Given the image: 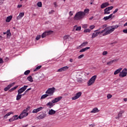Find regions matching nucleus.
<instances>
[{
    "label": "nucleus",
    "instance_id": "obj_1",
    "mask_svg": "<svg viewBox=\"0 0 127 127\" xmlns=\"http://www.w3.org/2000/svg\"><path fill=\"white\" fill-rule=\"evenodd\" d=\"M115 31L114 30V28L112 26H109L105 28L103 30L101 31V33H104L102 34V36H106V35H108L109 34H111L112 32Z\"/></svg>",
    "mask_w": 127,
    "mask_h": 127
},
{
    "label": "nucleus",
    "instance_id": "obj_2",
    "mask_svg": "<svg viewBox=\"0 0 127 127\" xmlns=\"http://www.w3.org/2000/svg\"><path fill=\"white\" fill-rule=\"evenodd\" d=\"M85 17V14L83 12V11H79L77 12L74 17V20H80V19H82Z\"/></svg>",
    "mask_w": 127,
    "mask_h": 127
},
{
    "label": "nucleus",
    "instance_id": "obj_3",
    "mask_svg": "<svg viewBox=\"0 0 127 127\" xmlns=\"http://www.w3.org/2000/svg\"><path fill=\"white\" fill-rule=\"evenodd\" d=\"M62 99V97L60 96L59 97L55 98L54 100H52L51 102H49L46 104V106L48 107V106H50V108H52L54 105L53 104H55L56 103H58V102H59Z\"/></svg>",
    "mask_w": 127,
    "mask_h": 127
},
{
    "label": "nucleus",
    "instance_id": "obj_4",
    "mask_svg": "<svg viewBox=\"0 0 127 127\" xmlns=\"http://www.w3.org/2000/svg\"><path fill=\"white\" fill-rule=\"evenodd\" d=\"M96 79H97V75L92 76V77L87 82V85L92 86V85H94L95 81H96Z\"/></svg>",
    "mask_w": 127,
    "mask_h": 127
},
{
    "label": "nucleus",
    "instance_id": "obj_5",
    "mask_svg": "<svg viewBox=\"0 0 127 127\" xmlns=\"http://www.w3.org/2000/svg\"><path fill=\"white\" fill-rule=\"evenodd\" d=\"M55 92V88L52 87L48 89V90L46 91V94H47L49 97H50V96H53Z\"/></svg>",
    "mask_w": 127,
    "mask_h": 127
},
{
    "label": "nucleus",
    "instance_id": "obj_6",
    "mask_svg": "<svg viewBox=\"0 0 127 127\" xmlns=\"http://www.w3.org/2000/svg\"><path fill=\"white\" fill-rule=\"evenodd\" d=\"M127 75V68H125L123 69V70L120 72L119 77L121 78H124V77H126Z\"/></svg>",
    "mask_w": 127,
    "mask_h": 127
},
{
    "label": "nucleus",
    "instance_id": "obj_7",
    "mask_svg": "<svg viewBox=\"0 0 127 127\" xmlns=\"http://www.w3.org/2000/svg\"><path fill=\"white\" fill-rule=\"evenodd\" d=\"M28 116V113L26 112V111H23L22 112L19 116V119L21 120L23 119V118H25V117H27Z\"/></svg>",
    "mask_w": 127,
    "mask_h": 127
},
{
    "label": "nucleus",
    "instance_id": "obj_8",
    "mask_svg": "<svg viewBox=\"0 0 127 127\" xmlns=\"http://www.w3.org/2000/svg\"><path fill=\"white\" fill-rule=\"evenodd\" d=\"M52 33H53V31H46L42 34L41 37L42 38H44L46 37L47 35H50V34H52Z\"/></svg>",
    "mask_w": 127,
    "mask_h": 127
},
{
    "label": "nucleus",
    "instance_id": "obj_9",
    "mask_svg": "<svg viewBox=\"0 0 127 127\" xmlns=\"http://www.w3.org/2000/svg\"><path fill=\"white\" fill-rule=\"evenodd\" d=\"M27 87H28V86L24 85L23 87L20 88L18 90V94H22V93H23L24 91L27 89Z\"/></svg>",
    "mask_w": 127,
    "mask_h": 127
},
{
    "label": "nucleus",
    "instance_id": "obj_10",
    "mask_svg": "<svg viewBox=\"0 0 127 127\" xmlns=\"http://www.w3.org/2000/svg\"><path fill=\"white\" fill-rule=\"evenodd\" d=\"M81 96H82V92H79L76 94L75 96L72 97L71 99L72 100H77V99H79Z\"/></svg>",
    "mask_w": 127,
    "mask_h": 127
},
{
    "label": "nucleus",
    "instance_id": "obj_11",
    "mask_svg": "<svg viewBox=\"0 0 127 127\" xmlns=\"http://www.w3.org/2000/svg\"><path fill=\"white\" fill-rule=\"evenodd\" d=\"M15 84V82H13L11 84H9V85H7V87L4 88V91H5V92L8 91V90H9V89H10L11 87H12V86H14Z\"/></svg>",
    "mask_w": 127,
    "mask_h": 127
},
{
    "label": "nucleus",
    "instance_id": "obj_12",
    "mask_svg": "<svg viewBox=\"0 0 127 127\" xmlns=\"http://www.w3.org/2000/svg\"><path fill=\"white\" fill-rule=\"evenodd\" d=\"M98 31H95L92 35V38H95V37H96V36H98L99 34H102L103 33L102 32V31L100 32H97Z\"/></svg>",
    "mask_w": 127,
    "mask_h": 127
},
{
    "label": "nucleus",
    "instance_id": "obj_13",
    "mask_svg": "<svg viewBox=\"0 0 127 127\" xmlns=\"http://www.w3.org/2000/svg\"><path fill=\"white\" fill-rule=\"evenodd\" d=\"M43 108L40 107L37 109H35L32 111L33 114H36L37 113H38V112H40V111L42 110Z\"/></svg>",
    "mask_w": 127,
    "mask_h": 127
},
{
    "label": "nucleus",
    "instance_id": "obj_14",
    "mask_svg": "<svg viewBox=\"0 0 127 127\" xmlns=\"http://www.w3.org/2000/svg\"><path fill=\"white\" fill-rule=\"evenodd\" d=\"M69 67L67 66H64L58 70V72H63L64 71H66V70H68Z\"/></svg>",
    "mask_w": 127,
    "mask_h": 127
},
{
    "label": "nucleus",
    "instance_id": "obj_15",
    "mask_svg": "<svg viewBox=\"0 0 127 127\" xmlns=\"http://www.w3.org/2000/svg\"><path fill=\"white\" fill-rule=\"evenodd\" d=\"M124 113H125V111L123 110L120 111L118 114V117H116V119L117 120H119V119H120V118H122V115H123V114H124Z\"/></svg>",
    "mask_w": 127,
    "mask_h": 127
},
{
    "label": "nucleus",
    "instance_id": "obj_16",
    "mask_svg": "<svg viewBox=\"0 0 127 127\" xmlns=\"http://www.w3.org/2000/svg\"><path fill=\"white\" fill-rule=\"evenodd\" d=\"M100 112V110L98 109V108L95 107L93 109V110L91 111L90 113L96 114V113H99Z\"/></svg>",
    "mask_w": 127,
    "mask_h": 127
},
{
    "label": "nucleus",
    "instance_id": "obj_17",
    "mask_svg": "<svg viewBox=\"0 0 127 127\" xmlns=\"http://www.w3.org/2000/svg\"><path fill=\"white\" fill-rule=\"evenodd\" d=\"M24 16V12H21L19 13V15L17 17V19L19 20L21 19L22 17Z\"/></svg>",
    "mask_w": 127,
    "mask_h": 127
},
{
    "label": "nucleus",
    "instance_id": "obj_18",
    "mask_svg": "<svg viewBox=\"0 0 127 127\" xmlns=\"http://www.w3.org/2000/svg\"><path fill=\"white\" fill-rule=\"evenodd\" d=\"M112 17H113V14H111L109 16L104 17L103 19L105 21H107V20L110 19V18H112Z\"/></svg>",
    "mask_w": 127,
    "mask_h": 127
},
{
    "label": "nucleus",
    "instance_id": "obj_19",
    "mask_svg": "<svg viewBox=\"0 0 127 127\" xmlns=\"http://www.w3.org/2000/svg\"><path fill=\"white\" fill-rule=\"evenodd\" d=\"M56 114V111L54 110L53 109L50 110L49 112V115L50 116H52L53 115H55Z\"/></svg>",
    "mask_w": 127,
    "mask_h": 127
},
{
    "label": "nucleus",
    "instance_id": "obj_20",
    "mask_svg": "<svg viewBox=\"0 0 127 127\" xmlns=\"http://www.w3.org/2000/svg\"><path fill=\"white\" fill-rule=\"evenodd\" d=\"M109 5V4L108 2L103 3L101 4V8H105V7H107V6H108V5Z\"/></svg>",
    "mask_w": 127,
    "mask_h": 127
},
{
    "label": "nucleus",
    "instance_id": "obj_21",
    "mask_svg": "<svg viewBox=\"0 0 127 127\" xmlns=\"http://www.w3.org/2000/svg\"><path fill=\"white\" fill-rule=\"evenodd\" d=\"M122 70H123L122 68H120L118 69L114 72V75H118L119 73H121V71H122Z\"/></svg>",
    "mask_w": 127,
    "mask_h": 127
},
{
    "label": "nucleus",
    "instance_id": "obj_22",
    "mask_svg": "<svg viewBox=\"0 0 127 127\" xmlns=\"http://www.w3.org/2000/svg\"><path fill=\"white\" fill-rule=\"evenodd\" d=\"M90 49V47H86L85 48L82 49L81 50H80L79 52H85V51H87V50Z\"/></svg>",
    "mask_w": 127,
    "mask_h": 127
},
{
    "label": "nucleus",
    "instance_id": "obj_23",
    "mask_svg": "<svg viewBox=\"0 0 127 127\" xmlns=\"http://www.w3.org/2000/svg\"><path fill=\"white\" fill-rule=\"evenodd\" d=\"M12 18V16H9L7 17L6 19V22H9L11 20Z\"/></svg>",
    "mask_w": 127,
    "mask_h": 127
},
{
    "label": "nucleus",
    "instance_id": "obj_24",
    "mask_svg": "<svg viewBox=\"0 0 127 127\" xmlns=\"http://www.w3.org/2000/svg\"><path fill=\"white\" fill-rule=\"evenodd\" d=\"M118 61V60H113L112 61H110V62L107 63V65H111V64H113L114 62H116Z\"/></svg>",
    "mask_w": 127,
    "mask_h": 127
},
{
    "label": "nucleus",
    "instance_id": "obj_25",
    "mask_svg": "<svg viewBox=\"0 0 127 127\" xmlns=\"http://www.w3.org/2000/svg\"><path fill=\"white\" fill-rule=\"evenodd\" d=\"M86 45H88V42H83L82 44H81L79 47H81V48H82V47H84L86 46Z\"/></svg>",
    "mask_w": 127,
    "mask_h": 127
},
{
    "label": "nucleus",
    "instance_id": "obj_26",
    "mask_svg": "<svg viewBox=\"0 0 127 127\" xmlns=\"http://www.w3.org/2000/svg\"><path fill=\"white\" fill-rule=\"evenodd\" d=\"M37 118L38 120H41L42 119H44V118H45V116L44 114H42L38 116Z\"/></svg>",
    "mask_w": 127,
    "mask_h": 127
},
{
    "label": "nucleus",
    "instance_id": "obj_27",
    "mask_svg": "<svg viewBox=\"0 0 127 127\" xmlns=\"http://www.w3.org/2000/svg\"><path fill=\"white\" fill-rule=\"evenodd\" d=\"M47 97H49V95L47 94V93H46V94H44L41 96V100H43L47 98Z\"/></svg>",
    "mask_w": 127,
    "mask_h": 127
},
{
    "label": "nucleus",
    "instance_id": "obj_28",
    "mask_svg": "<svg viewBox=\"0 0 127 127\" xmlns=\"http://www.w3.org/2000/svg\"><path fill=\"white\" fill-rule=\"evenodd\" d=\"M21 97H22V95L18 93L16 96V100L19 101V100H20V99H21Z\"/></svg>",
    "mask_w": 127,
    "mask_h": 127
},
{
    "label": "nucleus",
    "instance_id": "obj_29",
    "mask_svg": "<svg viewBox=\"0 0 127 127\" xmlns=\"http://www.w3.org/2000/svg\"><path fill=\"white\" fill-rule=\"evenodd\" d=\"M17 88H18V85H17V86L11 88L9 90V92H13V91H14V90H16V89H17Z\"/></svg>",
    "mask_w": 127,
    "mask_h": 127
},
{
    "label": "nucleus",
    "instance_id": "obj_30",
    "mask_svg": "<svg viewBox=\"0 0 127 127\" xmlns=\"http://www.w3.org/2000/svg\"><path fill=\"white\" fill-rule=\"evenodd\" d=\"M11 114H12V112H10L8 113H7L5 116H4V119H7V117L9 116H10V115H11Z\"/></svg>",
    "mask_w": 127,
    "mask_h": 127
},
{
    "label": "nucleus",
    "instance_id": "obj_31",
    "mask_svg": "<svg viewBox=\"0 0 127 127\" xmlns=\"http://www.w3.org/2000/svg\"><path fill=\"white\" fill-rule=\"evenodd\" d=\"M27 80H28L30 82H33V79L32 78V76L31 75H29L27 77Z\"/></svg>",
    "mask_w": 127,
    "mask_h": 127
},
{
    "label": "nucleus",
    "instance_id": "obj_32",
    "mask_svg": "<svg viewBox=\"0 0 127 127\" xmlns=\"http://www.w3.org/2000/svg\"><path fill=\"white\" fill-rule=\"evenodd\" d=\"M104 14H110V11L107 8L104 9Z\"/></svg>",
    "mask_w": 127,
    "mask_h": 127
},
{
    "label": "nucleus",
    "instance_id": "obj_33",
    "mask_svg": "<svg viewBox=\"0 0 127 127\" xmlns=\"http://www.w3.org/2000/svg\"><path fill=\"white\" fill-rule=\"evenodd\" d=\"M89 9H85L84 10V12H83V13H84V16L87 14V13H89Z\"/></svg>",
    "mask_w": 127,
    "mask_h": 127
},
{
    "label": "nucleus",
    "instance_id": "obj_34",
    "mask_svg": "<svg viewBox=\"0 0 127 127\" xmlns=\"http://www.w3.org/2000/svg\"><path fill=\"white\" fill-rule=\"evenodd\" d=\"M6 35H7V36H11V33H10V30H7L6 31Z\"/></svg>",
    "mask_w": 127,
    "mask_h": 127
},
{
    "label": "nucleus",
    "instance_id": "obj_35",
    "mask_svg": "<svg viewBox=\"0 0 127 127\" xmlns=\"http://www.w3.org/2000/svg\"><path fill=\"white\" fill-rule=\"evenodd\" d=\"M41 67H42V65L38 66L37 67H36V68L35 69H34V72H35V71L39 70V69H40L41 68Z\"/></svg>",
    "mask_w": 127,
    "mask_h": 127
},
{
    "label": "nucleus",
    "instance_id": "obj_36",
    "mask_svg": "<svg viewBox=\"0 0 127 127\" xmlns=\"http://www.w3.org/2000/svg\"><path fill=\"white\" fill-rule=\"evenodd\" d=\"M84 32H85V33H86L87 32H91V29H85L84 30Z\"/></svg>",
    "mask_w": 127,
    "mask_h": 127
},
{
    "label": "nucleus",
    "instance_id": "obj_37",
    "mask_svg": "<svg viewBox=\"0 0 127 127\" xmlns=\"http://www.w3.org/2000/svg\"><path fill=\"white\" fill-rule=\"evenodd\" d=\"M112 28H114V30H115L116 29L118 28L119 27V25H116L114 26H112Z\"/></svg>",
    "mask_w": 127,
    "mask_h": 127
},
{
    "label": "nucleus",
    "instance_id": "obj_38",
    "mask_svg": "<svg viewBox=\"0 0 127 127\" xmlns=\"http://www.w3.org/2000/svg\"><path fill=\"white\" fill-rule=\"evenodd\" d=\"M37 6L39 7H41L42 6V3L41 2H38L37 3Z\"/></svg>",
    "mask_w": 127,
    "mask_h": 127
},
{
    "label": "nucleus",
    "instance_id": "obj_39",
    "mask_svg": "<svg viewBox=\"0 0 127 127\" xmlns=\"http://www.w3.org/2000/svg\"><path fill=\"white\" fill-rule=\"evenodd\" d=\"M13 118H14V120H18V119H19V116H17V115H15L14 116H13Z\"/></svg>",
    "mask_w": 127,
    "mask_h": 127
},
{
    "label": "nucleus",
    "instance_id": "obj_40",
    "mask_svg": "<svg viewBox=\"0 0 127 127\" xmlns=\"http://www.w3.org/2000/svg\"><path fill=\"white\" fill-rule=\"evenodd\" d=\"M29 73H30V71L29 70H27L24 72V75H28Z\"/></svg>",
    "mask_w": 127,
    "mask_h": 127
},
{
    "label": "nucleus",
    "instance_id": "obj_41",
    "mask_svg": "<svg viewBox=\"0 0 127 127\" xmlns=\"http://www.w3.org/2000/svg\"><path fill=\"white\" fill-rule=\"evenodd\" d=\"M40 38H41V35H37L36 37V40H39L40 39Z\"/></svg>",
    "mask_w": 127,
    "mask_h": 127
},
{
    "label": "nucleus",
    "instance_id": "obj_42",
    "mask_svg": "<svg viewBox=\"0 0 127 127\" xmlns=\"http://www.w3.org/2000/svg\"><path fill=\"white\" fill-rule=\"evenodd\" d=\"M106 8L110 11V10H111V9H113L114 8V6H110V7H108Z\"/></svg>",
    "mask_w": 127,
    "mask_h": 127
},
{
    "label": "nucleus",
    "instance_id": "obj_43",
    "mask_svg": "<svg viewBox=\"0 0 127 127\" xmlns=\"http://www.w3.org/2000/svg\"><path fill=\"white\" fill-rule=\"evenodd\" d=\"M112 97H113V95H112V94H107V99H111Z\"/></svg>",
    "mask_w": 127,
    "mask_h": 127
},
{
    "label": "nucleus",
    "instance_id": "obj_44",
    "mask_svg": "<svg viewBox=\"0 0 127 127\" xmlns=\"http://www.w3.org/2000/svg\"><path fill=\"white\" fill-rule=\"evenodd\" d=\"M29 110H30V107H28L26 109L24 110L23 111H26V113H27V112H28V111H29Z\"/></svg>",
    "mask_w": 127,
    "mask_h": 127
},
{
    "label": "nucleus",
    "instance_id": "obj_45",
    "mask_svg": "<svg viewBox=\"0 0 127 127\" xmlns=\"http://www.w3.org/2000/svg\"><path fill=\"white\" fill-rule=\"evenodd\" d=\"M69 37H70V36L69 35H65L64 37V39H68V38H69Z\"/></svg>",
    "mask_w": 127,
    "mask_h": 127
},
{
    "label": "nucleus",
    "instance_id": "obj_46",
    "mask_svg": "<svg viewBox=\"0 0 127 127\" xmlns=\"http://www.w3.org/2000/svg\"><path fill=\"white\" fill-rule=\"evenodd\" d=\"M84 57V55H80L78 57V59H81V58H83Z\"/></svg>",
    "mask_w": 127,
    "mask_h": 127
},
{
    "label": "nucleus",
    "instance_id": "obj_47",
    "mask_svg": "<svg viewBox=\"0 0 127 127\" xmlns=\"http://www.w3.org/2000/svg\"><path fill=\"white\" fill-rule=\"evenodd\" d=\"M107 54H108V52L107 51H104L102 53V55L103 56L107 55Z\"/></svg>",
    "mask_w": 127,
    "mask_h": 127
},
{
    "label": "nucleus",
    "instance_id": "obj_48",
    "mask_svg": "<svg viewBox=\"0 0 127 127\" xmlns=\"http://www.w3.org/2000/svg\"><path fill=\"white\" fill-rule=\"evenodd\" d=\"M83 28H87L88 27V24H84L82 25Z\"/></svg>",
    "mask_w": 127,
    "mask_h": 127
},
{
    "label": "nucleus",
    "instance_id": "obj_49",
    "mask_svg": "<svg viewBox=\"0 0 127 127\" xmlns=\"http://www.w3.org/2000/svg\"><path fill=\"white\" fill-rule=\"evenodd\" d=\"M76 31H79V30H81V27H77L76 28Z\"/></svg>",
    "mask_w": 127,
    "mask_h": 127
},
{
    "label": "nucleus",
    "instance_id": "obj_50",
    "mask_svg": "<svg viewBox=\"0 0 127 127\" xmlns=\"http://www.w3.org/2000/svg\"><path fill=\"white\" fill-rule=\"evenodd\" d=\"M13 121H15L14 118H13V117H12L9 120V122H13Z\"/></svg>",
    "mask_w": 127,
    "mask_h": 127
},
{
    "label": "nucleus",
    "instance_id": "obj_51",
    "mask_svg": "<svg viewBox=\"0 0 127 127\" xmlns=\"http://www.w3.org/2000/svg\"><path fill=\"white\" fill-rule=\"evenodd\" d=\"M119 10L118 8H117L115 10V11L113 12V14H115V13H117L118 12V11Z\"/></svg>",
    "mask_w": 127,
    "mask_h": 127
},
{
    "label": "nucleus",
    "instance_id": "obj_52",
    "mask_svg": "<svg viewBox=\"0 0 127 127\" xmlns=\"http://www.w3.org/2000/svg\"><path fill=\"white\" fill-rule=\"evenodd\" d=\"M94 27H95L94 25H91L89 27V28H90V29H94Z\"/></svg>",
    "mask_w": 127,
    "mask_h": 127
},
{
    "label": "nucleus",
    "instance_id": "obj_53",
    "mask_svg": "<svg viewBox=\"0 0 127 127\" xmlns=\"http://www.w3.org/2000/svg\"><path fill=\"white\" fill-rule=\"evenodd\" d=\"M2 63H3V60L2 59L0 58V64H2Z\"/></svg>",
    "mask_w": 127,
    "mask_h": 127
},
{
    "label": "nucleus",
    "instance_id": "obj_54",
    "mask_svg": "<svg viewBox=\"0 0 127 127\" xmlns=\"http://www.w3.org/2000/svg\"><path fill=\"white\" fill-rule=\"evenodd\" d=\"M124 33H127V29H124L123 30Z\"/></svg>",
    "mask_w": 127,
    "mask_h": 127
},
{
    "label": "nucleus",
    "instance_id": "obj_55",
    "mask_svg": "<svg viewBox=\"0 0 127 127\" xmlns=\"http://www.w3.org/2000/svg\"><path fill=\"white\" fill-rule=\"evenodd\" d=\"M69 14L70 16H72L73 15V13H72V11H69Z\"/></svg>",
    "mask_w": 127,
    "mask_h": 127
},
{
    "label": "nucleus",
    "instance_id": "obj_56",
    "mask_svg": "<svg viewBox=\"0 0 127 127\" xmlns=\"http://www.w3.org/2000/svg\"><path fill=\"white\" fill-rule=\"evenodd\" d=\"M21 6H22V5H21V4H19L17 5L18 8H20V7H21Z\"/></svg>",
    "mask_w": 127,
    "mask_h": 127
},
{
    "label": "nucleus",
    "instance_id": "obj_57",
    "mask_svg": "<svg viewBox=\"0 0 127 127\" xmlns=\"http://www.w3.org/2000/svg\"><path fill=\"white\" fill-rule=\"evenodd\" d=\"M107 26V24H104L102 26V28H105V27H106Z\"/></svg>",
    "mask_w": 127,
    "mask_h": 127
},
{
    "label": "nucleus",
    "instance_id": "obj_58",
    "mask_svg": "<svg viewBox=\"0 0 127 127\" xmlns=\"http://www.w3.org/2000/svg\"><path fill=\"white\" fill-rule=\"evenodd\" d=\"M73 61H74V60H73L72 59H70L69 60V62H70L71 63H72Z\"/></svg>",
    "mask_w": 127,
    "mask_h": 127
},
{
    "label": "nucleus",
    "instance_id": "obj_59",
    "mask_svg": "<svg viewBox=\"0 0 127 127\" xmlns=\"http://www.w3.org/2000/svg\"><path fill=\"white\" fill-rule=\"evenodd\" d=\"M30 90H31V88H28V89L25 91V92H28V91H30Z\"/></svg>",
    "mask_w": 127,
    "mask_h": 127
},
{
    "label": "nucleus",
    "instance_id": "obj_60",
    "mask_svg": "<svg viewBox=\"0 0 127 127\" xmlns=\"http://www.w3.org/2000/svg\"><path fill=\"white\" fill-rule=\"evenodd\" d=\"M94 18V17H91L90 18H89V20H92V19H93Z\"/></svg>",
    "mask_w": 127,
    "mask_h": 127
},
{
    "label": "nucleus",
    "instance_id": "obj_61",
    "mask_svg": "<svg viewBox=\"0 0 127 127\" xmlns=\"http://www.w3.org/2000/svg\"><path fill=\"white\" fill-rule=\"evenodd\" d=\"M124 101L125 102H127V98H124Z\"/></svg>",
    "mask_w": 127,
    "mask_h": 127
},
{
    "label": "nucleus",
    "instance_id": "obj_62",
    "mask_svg": "<svg viewBox=\"0 0 127 127\" xmlns=\"http://www.w3.org/2000/svg\"><path fill=\"white\" fill-rule=\"evenodd\" d=\"M28 127V125L23 126V127Z\"/></svg>",
    "mask_w": 127,
    "mask_h": 127
},
{
    "label": "nucleus",
    "instance_id": "obj_63",
    "mask_svg": "<svg viewBox=\"0 0 127 127\" xmlns=\"http://www.w3.org/2000/svg\"><path fill=\"white\" fill-rule=\"evenodd\" d=\"M124 26H127V22L124 25Z\"/></svg>",
    "mask_w": 127,
    "mask_h": 127
},
{
    "label": "nucleus",
    "instance_id": "obj_64",
    "mask_svg": "<svg viewBox=\"0 0 127 127\" xmlns=\"http://www.w3.org/2000/svg\"><path fill=\"white\" fill-rule=\"evenodd\" d=\"M91 127H95V124H91V125H90Z\"/></svg>",
    "mask_w": 127,
    "mask_h": 127
}]
</instances>
